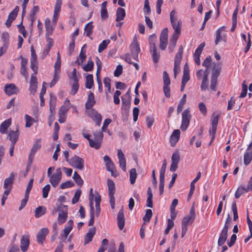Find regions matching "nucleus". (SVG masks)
I'll return each instance as SVG.
<instances>
[{"label": "nucleus", "instance_id": "nucleus-21", "mask_svg": "<svg viewBox=\"0 0 252 252\" xmlns=\"http://www.w3.org/2000/svg\"><path fill=\"white\" fill-rule=\"evenodd\" d=\"M118 157L120 167L124 171H126V160L122 151L120 149L118 151Z\"/></svg>", "mask_w": 252, "mask_h": 252}, {"label": "nucleus", "instance_id": "nucleus-17", "mask_svg": "<svg viewBox=\"0 0 252 252\" xmlns=\"http://www.w3.org/2000/svg\"><path fill=\"white\" fill-rule=\"evenodd\" d=\"M49 233L47 228H43L38 232L36 236V241L39 244H42L45 240L46 235Z\"/></svg>", "mask_w": 252, "mask_h": 252}, {"label": "nucleus", "instance_id": "nucleus-7", "mask_svg": "<svg viewBox=\"0 0 252 252\" xmlns=\"http://www.w3.org/2000/svg\"><path fill=\"white\" fill-rule=\"evenodd\" d=\"M84 162L83 158L75 155L70 158L69 161L68 163L73 167L79 170H82L84 168Z\"/></svg>", "mask_w": 252, "mask_h": 252}, {"label": "nucleus", "instance_id": "nucleus-27", "mask_svg": "<svg viewBox=\"0 0 252 252\" xmlns=\"http://www.w3.org/2000/svg\"><path fill=\"white\" fill-rule=\"evenodd\" d=\"M45 26L46 28V36L51 35L56 25L53 26L50 19L46 18L45 20Z\"/></svg>", "mask_w": 252, "mask_h": 252}, {"label": "nucleus", "instance_id": "nucleus-53", "mask_svg": "<svg viewBox=\"0 0 252 252\" xmlns=\"http://www.w3.org/2000/svg\"><path fill=\"white\" fill-rule=\"evenodd\" d=\"M248 87L246 84V81H244L242 83V92L239 96L240 98L245 97L247 94Z\"/></svg>", "mask_w": 252, "mask_h": 252}, {"label": "nucleus", "instance_id": "nucleus-50", "mask_svg": "<svg viewBox=\"0 0 252 252\" xmlns=\"http://www.w3.org/2000/svg\"><path fill=\"white\" fill-rule=\"evenodd\" d=\"M46 40L47 44L45 47L44 51H46L47 53H48L53 45V40L52 38L49 37H46Z\"/></svg>", "mask_w": 252, "mask_h": 252}, {"label": "nucleus", "instance_id": "nucleus-64", "mask_svg": "<svg viewBox=\"0 0 252 252\" xmlns=\"http://www.w3.org/2000/svg\"><path fill=\"white\" fill-rule=\"evenodd\" d=\"M212 62V58L210 56H209L206 57V58L204 60L202 63V65L203 66L206 67V68H209L210 65L211 64Z\"/></svg>", "mask_w": 252, "mask_h": 252}, {"label": "nucleus", "instance_id": "nucleus-57", "mask_svg": "<svg viewBox=\"0 0 252 252\" xmlns=\"http://www.w3.org/2000/svg\"><path fill=\"white\" fill-rule=\"evenodd\" d=\"M50 189L51 187L49 184L46 185L42 189V196L44 198H46L48 197V193L50 190Z\"/></svg>", "mask_w": 252, "mask_h": 252}, {"label": "nucleus", "instance_id": "nucleus-40", "mask_svg": "<svg viewBox=\"0 0 252 252\" xmlns=\"http://www.w3.org/2000/svg\"><path fill=\"white\" fill-rule=\"evenodd\" d=\"M156 35L155 34L150 35L149 37V42L150 44V51L152 52V49L156 48L155 44V41L156 39Z\"/></svg>", "mask_w": 252, "mask_h": 252}, {"label": "nucleus", "instance_id": "nucleus-43", "mask_svg": "<svg viewBox=\"0 0 252 252\" xmlns=\"http://www.w3.org/2000/svg\"><path fill=\"white\" fill-rule=\"evenodd\" d=\"M187 95L186 94H184L182 98L180 100L179 103L177 107V113L181 112L183 108V106L186 103Z\"/></svg>", "mask_w": 252, "mask_h": 252}, {"label": "nucleus", "instance_id": "nucleus-33", "mask_svg": "<svg viewBox=\"0 0 252 252\" xmlns=\"http://www.w3.org/2000/svg\"><path fill=\"white\" fill-rule=\"evenodd\" d=\"M179 37L176 35H172L170 39V43L168 46V50L170 53H172L176 46V42Z\"/></svg>", "mask_w": 252, "mask_h": 252}, {"label": "nucleus", "instance_id": "nucleus-55", "mask_svg": "<svg viewBox=\"0 0 252 252\" xmlns=\"http://www.w3.org/2000/svg\"><path fill=\"white\" fill-rule=\"evenodd\" d=\"M152 216V211L151 209H147L146 211V214L143 218L144 221L149 222Z\"/></svg>", "mask_w": 252, "mask_h": 252}, {"label": "nucleus", "instance_id": "nucleus-9", "mask_svg": "<svg viewBox=\"0 0 252 252\" xmlns=\"http://www.w3.org/2000/svg\"><path fill=\"white\" fill-rule=\"evenodd\" d=\"M195 218V207L193 205H192L190 211L189 215L185 216L182 220V225L187 226L189 223L190 222V224H192Z\"/></svg>", "mask_w": 252, "mask_h": 252}, {"label": "nucleus", "instance_id": "nucleus-36", "mask_svg": "<svg viewBox=\"0 0 252 252\" xmlns=\"http://www.w3.org/2000/svg\"><path fill=\"white\" fill-rule=\"evenodd\" d=\"M94 85L93 75L88 74L86 77L85 86L87 89H91Z\"/></svg>", "mask_w": 252, "mask_h": 252}, {"label": "nucleus", "instance_id": "nucleus-5", "mask_svg": "<svg viewBox=\"0 0 252 252\" xmlns=\"http://www.w3.org/2000/svg\"><path fill=\"white\" fill-rule=\"evenodd\" d=\"M49 178V182L52 186L55 188L60 183L62 177V172L60 168H58L55 172L50 176H47Z\"/></svg>", "mask_w": 252, "mask_h": 252}, {"label": "nucleus", "instance_id": "nucleus-58", "mask_svg": "<svg viewBox=\"0 0 252 252\" xmlns=\"http://www.w3.org/2000/svg\"><path fill=\"white\" fill-rule=\"evenodd\" d=\"M74 183L70 181H66V182L62 183L60 186L61 189H65L68 188H71L74 186Z\"/></svg>", "mask_w": 252, "mask_h": 252}, {"label": "nucleus", "instance_id": "nucleus-14", "mask_svg": "<svg viewBox=\"0 0 252 252\" xmlns=\"http://www.w3.org/2000/svg\"><path fill=\"white\" fill-rule=\"evenodd\" d=\"M5 93L8 96L16 94L19 92V88L13 83L6 84L4 87Z\"/></svg>", "mask_w": 252, "mask_h": 252}, {"label": "nucleus", "instance_id": "nucleus-49", "mask_svg": "<svg viewBox=\"0 0 252 252\" xmlns=\"http://www.w3.org/2000/svg\"><path fill=\"white\" fill-rule=\"evenodd\" d=\"M25 118L26 120V127H31L32 125L33 122L34 121V119L27 114L25 115Z\"/></svg>", "mask_w": 252, "mask_h": 252}, {"label": "nucleus", "instance_id": "nucleus-62", "mask_svg": "<svg viewBox=\"0 0 252 252\" xmlns=\"http://www.w3.org/2000/svg\"><path fill=\"white\" fill-rule=\"evenodd\" d=\"M79 86L78 83H73L70 91V94L73 95H75L79 89Z\"/></svg>", "mask_w": 252, "mask_h": 252}, {"label": "nucleus", "instance_id": "nucleus-45", "mask_svg": "<svg viewBox=\"0 0 252 252\" xmlns=\"http://www.w3.org/2000/svg\"><path fill=\"white\" fill-rule=\"evenodd\" d=\"M41 147L40 139H38L34 143L31 150V152L35 154L36 152L40 149Z\"/></svg>", "mask_w": 252, "mask_h": 252}, {"label": "nucleus", "instance_id": "nucleus-60", "mask_svg": "<svg viewBox=\"0 0 252 252\" xmlns=\"http://www.w3.org/2000/svg\"><path fill=\"white\" fill-rule=\"evenodd\" d=\"M163 78L164 85H169L170 84V80L168 74L166 71H164L163 73Z\"/></svg>", "mask_w": 252, "mask_h": 252}, {"label": "nucleus", "instance_id": "nucleus-52", "mask_svg": "<svg viewBox=\"0 0 252 252\" xmlns=\"http://www.w3.org/2000/svg\"><path fill=\"white\" fill-rule=\"evenodd\" d=\"M101 143V142L95 139L94 140L92 139L89 142L90 147L94 148L95 149H98L100 147Z\"/></svg>", "mask_w": 252, "mask_h": 252}, {"label": "nucleus", "instance_id": "nucleus-37", "mask_svg": "<svg viewBox=\"0 0 252 252\" xmlns=\"http://www.w3.org/2000/svg\"><path fill=\"white\" fill-rule=\"evenodd\" d=\"M252 159V151H247L244 155V163L248 165Z\"/></svg>", "mask_w": 252, "mask_h": 252}, {"label": "nucleus", "instance_id": "nucleus-10", "mask_svg": "<svg viewBox=\"0 0 252 252\" xmlns=\"http://www.w3.org/2000/svg\"><path fill=\"white\" fill-rule=\"evenodd\" d=\"M219 118L220 115H217L211 118L212 127L209 130V133L210 135L212 136V138L209 145L211 144L212 142H213L215 137Z\"/></svg>", "mask_w": 252, "mask_h": 252}, {"label": "nucleus", "instance_id": "nucleus-26", "mask_svg": "<svg viewBox=\"0 0 252 252\" xmlns=\"http://www.w3.org/2000/svg\"><path fill=\"white\" fill-rule=\"evenodd\" d=\"M95 233V228L92 227L89 229L88 233L86 234L84 238L85 245L91 242L93 237Z\"/></svg>", "mask_w": 252, "mask_h": 252}, {"label": "nucleus", "instance_id": "nucleus-32", "mask_svg": "<svg viewBox=\"0 0 252 252\" xmlns=\"http://www.w3.org/2000/svg\"><path fill=\"white\" fill-rule=\"evenodd\" d=\"M56 97L53 94H50L49 104H50V111L52 114L55 113L56 105Z\"/></svg>", "mask_w": 252, "mask_h": 252}, {"label": "nucleus", "instance_id": "nucleus-42", "mask_svg": "<svg viewBox=\"0 0 252 252\" xmlns=\"http://www.w3.org/2000/svg\"><path fill=\"white\" fill-rule=\"evenodd\" d=\"M61 66V59L59 52L57 53V61L54 65V71H60V68Z\"/></svg>", "mask_w": 252, "mask_h": 252}, {"label": "nucleus", "instance_id": "nucleus-23", "mask_svg": "<svg viewBox=\"0 0 252 252\" xmlns=\"http://www.w3.org/2000/svg\"><path fill=\"white\" fill-rule=\"evenodd\" d=\"M30 245L29 236L24 235L21 240V249L23 252H26Z\"/></svg>", "mask_w": 252, "mask_h": 252}, {"label": "nucleus", "instance_id": "nucleus-24", "mask_svg": "<svg viewBox=\"0 0 252 252\" xmlns=\"http://www.w3.org/2000/svg\"><path fill=\"white\" fill-rule=\"evenodd\" d=\"M121 98L123 106H125V109H126L127 107L129 108L130 107L131 99L129 90H128L124 95H123L121 97Z\"/></svg>", "mask_w": 252, "mask_h": 252}, {"label": "nucleus", "instance_id": "nucleus-4", "mask_svg": "<svg viewBox=\"0 0 252 252\" xmlns=\"http://www.w3.org/2000/svg\"><path fill=\"white\" fill-rule=\"evenodd\" d=\"M57 211L59 212L58 222L59 225H61L67 220V206L61 204L58 206Z\"/></svg>", "mask_w": 252, "mask_h": 252}, {"label": "nucleus", "instance_id": "nucleus-39", "mask_svg": "<svg viewBox=\"0 0 252 252\" xmlns=\"http://www.w3.org/2000/svg\"><path fill=\"white\" fill-rule=\"evenodd\" d=\"M137 178V173L135 168H132L129 171V180L131 184L135 182Z\"/></svg>", "mask_w": 252, "mask_h": 252}, {"label": "nucleus", "instance_id": "nucleus-46", "mask_svg": "<svg viewBox=\"0 0 252 252\" xmlns=\"http://www.w3.org/2000/svg\"><path fill=\"white\" fill-rule=\"evenodd\" d=\"M209 81L208 78L203 77L202 79L201 84L200 86V89L202 91H205L208 88Z\"/></svg>", "mask_w": 252, "mask_h": 252}, {"label": "nucleus", "instance_id": "nucleus-18", "mask_svg": "<svg viewBox=\"0 0 252 252\" xmlns=\"http://www.w3.org/2000/svg\"><path fill=\"white\" fill-rule=\"evenodd\" d=\"M227 226H224L219 238L218 245L219 246H222L226 241L227 238L228 230Z\"/></svg>", "mask_w": 252, "mask_h": 252}, {"label": "nucleus", "instance_id": "nucleus-54", "mask_svg": "<svg viewBox=\"0 0 252 252\" xmlns=\"http://www.w3.org/2000/svg\"><path fill=\"white\" fill-rule=\"evenodd\" d=\"M245 192H246V189H245V188H244L243 187H239L235 192V198L237 199L239 198L240 197V196Z\"/></svg>", "mask_w": 252, "mask_h": 252}, {"label": "nucleus", "instance_id": "nucleus-47", "mask_svg": "<svg viewBox=\"0 0 252 252\" xmlns=\"http://www.w3.org/2000/svg\"><path fill=\"white\" fill-rule=\"evenodd\" d=\"M110 43V40L109 39L103 40L99 45L98 48V52L99 53L102 52L104 50H105L108 44Z\"/></svg>", "mask_w": 252, "mask_h": 252}, {"label": "nucleus", "instance_id": "nucleus-44", "mask_svg": "<svg viewBox=\"0 0 252 252\" xmlns=\"http://www.w3.org/2000/svg\"><path fill=\"white\" fill-rule=\"evenodd\" d=\"M151 52L152 53V57L154 63H157L158 62L160 55L159 53H157L156 48H152V52Z\"/></svg>", "mask_w": 252, "mask_h": 252}, {"label": "nucleus", "instance_id": "nucleus-2", "mask_svg": "<svg viewBox=\"0 0 252 252\" xmlns=\"http://www.w3.org/2000/svg\"><path fill=\"white\" fill-rule=\"evenodd\" d=\"M170 18L172 27L174 30V32L172 35L179 37L181 32L182 22L180 20L177 22L176 12L174 10H172L170 12Z\"/></svg>", "mask_w": 252, "mask_h": 252}, {"label": "nucleus", "instance_id": "nucleus-19", "mask_svg": "<svg viewBox=\"0 0 252 252\" xmlns=\"http://www.w3.org/2000/svg\"><path fill=\"white\" fill-rule=\"evenodd\" d=\"M180 130L175 129L173 131L170 137V143L172 147L175 146L180 138Z\"/></svg>", "mask_w": 252, "mask_h": 252}, {"label": "nucleus", "instance_id": "nucleus-28", "mask_svg": "<svg viewBox=\"0 0 252 252\" xmlns=\"http://www.w3.org/2000/svg\"><path fill=\"white\" fill-rule=\"evenodd\" d=\"M11 124L10 119L5 120L0 126V132L2 134L7 133V129Z\"/></svg>", "mask_w": 252, "mask_h": 252}, {"label": "nucleus", "instance_id": "nucleus-15", "mask_svg": "<svg viewBox=\"0 0 252 252\" xmlns=\"http://www.w3.org/2000/svg\"><path fill=\"white\" fill-rule=\"evenodd\" d=\"M130 47L131 56L134 60L138 61V54L140 52V49L138 42L136 40H134L133 43L130 45Z\"/></svg>", "mask_w": 252, "mask_h": 252}, {"label": "nucleus", "instance_id": "nucleus-6", "mask_svg": "<svg viewBox=\"0 0 252 252\" xmlns=\"http://www.w3.org/2000/svg\"><path fill=\"white\" fill-rule=\"evenodd\" d=\"M182 115V125L180 128L182 131H185L187 129L191 119L189 110L185 109L183 112Z\"/></svg>", "mask_w": 252, "mask_h": 252}, {"label": "nucleus", "instance_id": "nucleus-61", "mask_svg": "<svg viewBox=\"0 0 252 252\" xmlns=\"http://www.w3.org/2000/svg\"><path fill=\"white\" fill-rule=\"evenodd\" d=\"M94 139L102 142V139L103 137V134L101 131H96L94 133Z\"/></svg>", "mask_w": 252, "mask_h": 252}, {"label": "nucleus", "instance_id": "nucleus-25", "mask_svg": "<svg viewBox=\"0 0 252 252\" xmlns=\"http://www.w3.org/2000/svg\"><path fill=\"white\" fill-rule=\"evenodd\" d=\"M91 118L95 123L96 125L99 126L102 121V117L100 114L96 111L93 110L91 114Z\"/></svg>", "mask_w": 252, "mask_h": 252}, {"label": "nucleus", "instance_id": "nucleus-56", "mask_svg": "<svg viewBox=\"0 0 252 252\" xmlns=\"http://www.w3.org/2000/svg\"><path fill=\"white\" fill-rule=\"evenodd\" d=\"M81 194V189H77L76 191L74 196L72 199V204H75L79 201V199Z\"/></svg>", "mask_w": 252, "mask_h": 252}, {"label": "nucleus", "instance_id": "nucleus-41", "mask_svg": "<svg viewBox=\"0 0 252 252\" xmlns=\"http://www.w3.org/2000/svg\"><path fill=\"white\" fill-rule=\"evenodd\" d=\"M73 179L78 186L81 187L83 185L84 181L76 171L74 172Z\"/></svg>", "mask_w": 252, "mask_h": 252}, {"label": "nucleus", "instance_id": "nucleus-31", "mask_svg": "<svg viewBox=\"0 0 252 252\" xmlns=\"http://www.w3.org/2000/svg\"><path fill=\"white\" fill-rule=\"evenodd\" d=\"M93 28L94 26L93 25V22H91L86 25L84 29L85 34H86V36L90 37L91 39H93V37H91V35L93 33Z\"/></svg>", "mask_w": 252, "mask_h": 252}, {"label": "nucleus", "instance_id": "nucleus-38", "mask_svg": "<svg viewBox=\"0 0 252 252\" xmlns=\"http://www.w3.org/2000/svg\"><path fill=\"white\" fill-rule=\"evenodd\" d=\"M31 68L34 72V74L37 73L38 62L37 59H31Z\"/></svg>", "mask_w": 252, "mask_h": 252}, {"label": "nucleus", "instance_id": "nucleus-22", "mask_svg": "<svg viewBox=\"0 0 252 252\" xmlns=\"http://www.w3.org/2000/svg\"><path fill=\"white\" fill-rule=\"evenodd\" d=\"M95 103V100L94 99V94L89 92V94L88 95L87 100L85 104V108L86 109H91Z\"/></svg>", "mask_w": 252, "mask_h": 252}, {"label": "nucleus", "instance_id": "nucleus-11", "mask_svg": "<svg viewBox=\"0 0 252 252\" xmlns=\"http://www.w3.org/2000/svg\"><path fill=\"white\" fill-rule=\"evenodd\" d=\"M180 160V156L178 151L174 152L171 157V164L170 170L172 172L175 171L178 168V164Z\"/></svg>", "mask_w": 252, "mask_h": 252}, {"label": "nucleus", "instance_id": "nucleus-34", "mask_svg": "<svg viewBox=\"0 0 252 252\" xmlns=\"http://www.w3.org/2000/svg\"><path fill=\"white\" fill-rule=\"evenodd\" d=\"M116 15L117 22L123 20L126 16L125 10L123 8L119 7L117 10Z\"/></svg>", "mask_w": 252, "mask_h": 252}, {"label": "nucleus", "instance_id": "nucleus-3", "mask_svg": "<svg viewBox=\"0 0 252 252\" xmlns=\"http://www.w3.org/2000/svg\"><path fill=\"white\" fill-rule=\"evenodd\" d=\"M183 53V48L181 45L178 49V53L176 54L174 59V77L176 78L177 75L180 71V63H181L182 55Z\"/></svg>", "mask_w": 252, "mask_h": 252}, {"label": "nucleus", "instance_id": "nucleus-48", "mask_svg": "<svg viewBox=\"0 0 252 252\" xmlns=\"http://www.w3.org/2000/svg\"><path fill=\"white\" fill-rule=\"evenodd\" d=\"M94 63L92 60L90 59L84 67L83 70L85 71H91L94 68Z\"/></svg>", "mask_w": 252, "mask_h": 252}, {"label": "nucleus", "instance_id": "nucleus-13", "mask_svg": "<svg viewBox=\"0 0 252 252\" xmlns=\"http://www.w3.org/2000/svg\"><path fill=\"white\" fill-rule=\"evenodd\" d=\"M14 173L13 172H11L10 174V176L4 180L3 188L5 189L4 191H8V194L10 193L12 189L14 180Z\"/></svg>", "mask_w": 252, "mask_h": 252}, {"label": "nucleus", "instance_id": "nucleus-29", "mask_svg": "<svg viewBox=\"0 0 252 252\" xmlns=\"http://www.w3.org/2000/svg\"><path fill=\"white\" fill-rule=\"evenodd\" d=\"M107 182L108 188L109 197L114 196L116 190L114 182L112 180L109 179L107 180Z\"/></svg>", "mask_w": 252, "mask_h": 252}, {"label": "nucleus", "instance_id": "nucleus-30", "mask_svg": "<svg viewBox=\"0 0 252 252\" xmlns=\"http://www.w3.org/2000/svg\"><path fill=\"white\" fill-rule=\"evenodd\" d=\"M70 108V104L69 102V100L66 99L64 102V104L63 106L61 107L59 109V113L60 114H63L65 115L67 112L69 110Z\"/></svg>", "mask_w": 252, "mask_h": 252}, {"label": "nucleus", "instance_id": "nucleus-1", "mask_svg": "<svg viewBox=\"0 0 252 252\" xmlns=\"http://www.w3.org/2000/svg\"><path fill=\"white\" fill-rule=\"evenodd\" d=\"M211 76L210 89L213 91L217 90L218 78L221 71L222 64L220 62L213 63Z\"/></svg>", "mask_w": 252, "mask_h": 252}, {"label": "nucleus", "instance_id": "nucleus-16", "mask_svg": "<svg viewBox=\"0 0 252 252\" xmlns=\"http://www.w3.org/2000/svg\"><path fill=\"white\" fill-rule=\"evenodd\" d=\"M117 220L119 228L120 230H122L124 227L125 223V220L124 217L123 207H122V208L120 209V210L119 211L118 213Z\"/></svg>", "mask_w": 252, "mask_h": 252}, {"label": "nucleus", "instance_id": "nucleus-35", "mask_svg": "<svg viewBox=\"0 0 252 252\" xmlns=\"http://www.w3.org/2000/svg\"><path fill=\"white\" fill-rule=\"evenodd\" d=\"M46 208L43 206H40L35 210V217L38 218L46 213Z\"/></svg>", "mask_w": 252, "mask_h": 252}, {"label": "nucleus", "instance_id": "nucleus-59", "mask_svg": "<svg viewBox=\"0 0 252 252\" xmlns=\"http://www.w3.org/2000/svg\"><path fill=\"white\" fill-rule=\"evenodd\" d=\"M166 161L165 159L163 160L160 171V175H159V178H164V174L165 172V170L166 168Z\"/></svg>", "mask_w": 252, "mask_h": 252}, {"label": "nucleus", "instance_id": "nucleus-8", "mask_svg": "<svg viewBox=\"0 0 252 252\" xmlns=\"http://www.w3.org/2000/svg\"><path fill=\"white\" fill-rule=\"evenodd\" d=\"M73 226V221L72 220H69L67 222V226H65L63 230V233L60 234V244H63V242L66 239L67 236L72 229Z\"/></svg>", "mask_w": 252, "mask_h": 252}, {"label": "nucleus", "instance_id": "nucleus-51", "mask_svg": "<svg viewBox=\"0 0 252 252\" xmlns=\"http://www.w3.org/2000/svg\"><path fill=\"white\" fill-rule=\"evenodd\" d=\"M231 209L233 214V220L234 221L238 219V215L237 213V208L236 206V203L235 201H233L232 206Z\"/></svg>", "mask_w": 252, "mask_h": 252}, {"label": "nucleus", "instance_id": "nucleus-20", "mask_svg": "<svg viewBox=\"0 0 252 252\" xmlns=\"http://www.w3.org/2000/svg\"><path fill=\"white\" fill-rule=\"evenodd\" d=\"M19 131L18 127L16 128V130L15 131L10 130L8 134V136L9 137V140L11 141V144H16L17 141L18 140L19 136Z\"/></svg>", "mask_w": 252, "mask_h": 252}, {"label": "nucleus", "instance_id": "nucleus-12", "mask_svg": "<svg viewBox=\"0 0 252 252\" xmlns=\"http://www.w3.org/2000/svg\"><path fill=\"white\" fill-rule=\"evenodd\" d=\"M167 38H168V29L167 28H164L160 35V48L164 50L166 49L167 44Z\"/></svg>", "mask_w": 252, "mask_h": 252}, {"label": "nucleus", "instance_id": "nucleus-63", "mask_svg": "<svg viewBox=\"0 0 252 252\" xmlns=\"http://www.w3.org/2000/svg\"><path fill=\"white\" fill-rule=\"evenodd\" d=\"M198 107L200 111L203 115H206L207 114V108L204 103L200 102L199 103Z\"/></svg>", "mask_w": 252, "mask_h": 252}]
</instances>
